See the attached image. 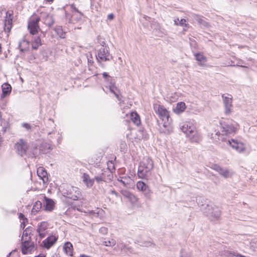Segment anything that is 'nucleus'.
<instances>
[{
  "label": "nucleus",
  "mask_w": 257,
  "mask_h": 257,
  "mask_svg": "<svg viewBox=\"0 0 257 257\" xmlns=\"http://www.w3.org/2000/svg\"><path fill=\"white\" fill-rule=\"evenodd\" d=\"M99 231L100 232H101V233H103V234H105L107 233V229L106 228V227H101L99 229Z\"/></svg>",
  "instance_id": "nucleus-40"
},
{
  "label": "nucleus",
  "mask_w": 257,
  "mask_h": 257,
  "mask_svg": "<svg viewBox=\"0 0 257 257\" xmlns=\"http://www.w3.org/2000/svg\"><path fill=\"white\" fill-rule=\"evenodd\" d=\"M181 131L192 142L198 143L201 140V137L197 130L193 120L186 121L180 124Z\"/></svg>",
  "instance_id": "nucleus-2"
},
{
  "label": "nucleus",
  "mask_w": 257,
  "mask_h": 257,
  "mask_svg": "<svg viewBox=\"0 0 257 257\" xmlns=\"http://www.w3.org/2000/svg\"><path fill=\"white\" fill-rule=\"evenodd\" d=\"M2 94L1 95V97L3 98L7 95H9L12 91L11 86L7 83H4L2 85Z\"/></svg>",
  "instance_id": "nucleus-22"
},
{
  "label": "nucleus",
  "mask_w": 257,
  "mask_h": 257,
  "mask_svg": "<svg viewBox=\"0 0 257 257\" xmlns=\"http://www.w3.org/2000/svg\"><path fill=\"white\" fill-rule=\"evenodd\" d=\"M55 31L61 38H64L65 37V33L63 31L61 27H57L55 28Z\"/></svg>",
  "instance_id": "nucleus-36"
},
{
  "label": "nucleus",
  "mask_w": 257,
  "mask_h": 257,
  "mask_svg": "<svg viewBox=\"0 0 257 257\" xmlns=\"http://www.w3.org/2000/svg\"><path fill=\"white\" fill-rule=\"evenodd\" d=\"M22 126L26 128L27 130H30L31 129V126L29 123H23L22 124Z\"/></svg>",
  "instance_id": "nucleus-39"
},
{
  "label": "nucleus",
  "mask_w": 257,
  "mask_h": 257,
  "mask_svg": "<svg viewBox=\"0 0 257 257\" xmlns=\"http://www.w3.org/2000/svg\"><path fill=\"white\" fill-rule=\"evenodd\" d=\"M112 175L110 171H104L100 175L95 177L94 180L98 183H100L102 181H106V179L111 180Z\"/></svg>",
  "instance_id": "nucleus-14"
},
{
  "label": "nucleus",
  "mask_w": 257,
  "mask_h": 257,
  "mask_svg": "<svg viewBox=\"0 0 257 257\" xmlns=\"http://www.w3.org/2000/svg\"><path fill=\"white\" fill-rule=\"evenodd\" d=\"M105 81L108 83V87L110 91L115 95L118 100H120L121 98L119 95V91L115 85L114 81H113L112 78L110 76L105 79Z\"/></svg>",
  "instance_id": "nucleus-13"
},
{
  "label": "nucleus",
  "mask_w": 257,
  "mask_h": 257,
  "mask_svg": "<svg viewBox=\"0 0 257 257\" xmlns=\"http://www.w3.org/2000/svg\"><path fill=\"white\" fill-rule=\"evenodd\" d=\"M180 95L181 94L178 92L172 93L168 95L167 96V100L170 103L176 102Z\"/></svg>",
  "instance_id": "nucleus-28"
},
{
  "label": "nucleus",
  "mask_w": 257,
  "mask_h": 257,
  "mask_svg": "<svg viewBox=\"0 0 257 257\" xmlns=\"http://www.w3.org/2000/svg\"><path fill=\"white\" fill-rule=\"evenodd\" d=\"M212 168L217 171L220 175L225 178L231 177L233 174L231 170L226 168H221L216 164L213 165Z\"/></svg>",
  "instance_id": "nucleus-12"
},
{
  "label": "nucleus",
  "mask_w": 257,
  "mask_h": 257,
  "mask_svg": "<svg viewBox=\"0 0 257 257\" xmlns=\"http://www.w3.org/2000/svg\"><path fill=\"white\" fill-rule=\"evenodd\" d=\"M120 181H121V182H122L123 183H124V182L122 181V180H120Z\"/></svg>",
  "instance_id": "nucleus-55"
},
{
  "label": "nucleus",
  "mask_w": 257,
  "mask_h": 257,
  "mask_svg": "<svg viewBox=\"0 0 257 257\" xmlns=\"http://www.w3.org/2000/svg\"><path fill=\"white\" fill-rule=\"evenodd\" d=\"M131 118L132 121L136 125L138 126L141 123V119L139 115L137 112H133L131 113Z\"/></svg>",
  "instance_id": "nucleus-31"
},
{
  "label": "nucleus",
  "mask_w": 257,
  "mask_h": 257,
  "mask_svg": "<svg viewBox=\"0 0 257 257\" xmlns=\"http://www.w3.org/2000/svg\"><path fill=\"white\" fill-rule=\"evenodd\" d=\"M1 49H2V47H1V45L0 44V52H1Z\"/></svg>",
  "instance_id": "nucleus-53"
},
{
  "label": "nucleus",
  "mask_w": 257,
  "mask_h": 257,
  "mask_svg": "<svg viewBox=\"0 0 257 257\" xmlns=\"http://www.w3.org/2000/svg\"><path fill=\"white\" fill-rule=\"evenodd\" d=\"M79 257H90V256H89V255H85V254H80V255L79 256Z\"/></svg>",
  "instance_id": "nucleus-47"
},
{
  "label": "nucleus",
  "mask_w": 257,
  "mask_h": 257,
  "mask_svg": "<svg viewBox=\"0 0 257 257\" xmlns=\"http://www.w3.org/2000/svg\"><path fill=\"white\" fill-rule=\"evenodd\" d=\"M51 257H59L57 255H53Z\"/></svg>",
  "instance_id": "nucleus-52"
},
{
  "label": "nucleus",
  "mask_w": 257,
  "mask_h": 257,
  "mask_svg": "<svg viewBox=\"0 0 257 257\" xmlns=\"http://www.w3.org/2000/svg\"><path fill=\"white\" fill-rule=\"evenodd\" d=\"M36 248V245L31 239L22 240L21 250L23 254H28L34 251Z\"/></svg>",
  "instance_id": "nucleus-9"
},
{
  "label": "nucleus",
  "mask_w": 257,
  "mask_h": 257,
  "mask_svg": "<svg viewBox=\"0 0 257 257\" xmlns=\"http://www.w3.org/2000/svg\"><path fill=\"white\" fill-rule=\"evenodd\" d=\"M19 47L21 52H26L29 50V42L26 40H22L20 42Z\"/></svg>",
  "instance_id": "nucleus-30"
},
{
  "label": "nucleus",
  "mask_w": 257,
  "mask_h": 257,
  "mask_svg": "<svg viewBox=\"0 0 257 257\" xmlns=\"http://www.w3.org/2000/svg\"><path fill=\"white\" fill-rule=\"evenodd\" d=\"M12 19L11 18V16L10 15L9 17H7L5 20L4 23V29L6 32L9 33L10 32L12 28Z\"/></svg>",
  "instance_id": "nucleus-29"
},
{
  "label": "nucleus",
  "mask_w": 257,
  "mask_h": 257,
  "mask_svg": "<svg viewBox=\"0 0 257 257\" xmlns=\"http://www.w3.org/2000/svg\"><path fill=\"white\" fill-rule=\"evenodd\" d=\"M222 132L225 135H228L232 133L235 132L237 130V125L234 126L233 124L227 122H220Z\"/></svg>",
  "instance_id": "nucleus-11"
},
{
  "label": "nucleus",
  "mask_w": 257,
  "mask_h": 257,
  "mask_svg": "<svg viewBox=\"0 0 257 257\" xmlns=\"http://www.w3.org/2000/svg\"><path fill=\"white\" fill-rule=\"evenodd\" d=\"M215 135H217V136H219L220 135V133L219 132H217L216 134H215Z\"/></svg>",
  "instance_id": "nucleus-51"
},
{
  "label": "nucleus",
  "mask_w": 257,
  "mask_h": 257,
  "mask_svg": "<svg viewBox=\"0 0 257 257\" xmlns=\"http://www.w3.org/2000/svg\"><path fill=\"white\" fill-rule=\"evenodd\" d=\"M151 244V243L150 242H147V243L146 244V246H150Z\"/></svg>",
  "instance_id": "nucleus-50"
},
{
  "label": "nucleus",
  "mask_w": 257,
  "mask_h": 257,
  "mask_svg": "<svg viewBox=\"0 0 257 257\" xmlns=\"http://www.w3.org/2000/svg\"><path fill=\"white\" fill-rule=\"evenodd\" d=\"M154 107L155 112L161 119V122H160L161 131L165 134H169L173 130L169 111L163 105L155 104Z\"/></svg>",
  "instance_id": "nucleus-1"
},
{
  "label": "nucleus",
  "mask_w": 257,
  "mask_h": 257,
  "mask_svg": "<svg viewBox=\"0 0 257 257\" xmlns=\"http://www.w3.org/2000/svg\"><path fill=\"white\" fill-rule=\"evenodd\" d=\"M63 249L66 254L70 256L73 255V245L70 242H67L64 244L63 245Z\"/></svg>",
  "instance_id": "nucleus-27"
},
{
  "label": "nucleus",
  "mask_w": 257,
  "mask_h": 257,
  "mask_svg": "<svg viewBox=\"0 0 257 257\" xmlns=\"http://www.w3.org/2000/svg\"><path fill=\"white\" fill-rule=\"evenodd\" d=\"M35 257H45V255L44 254H39L38 256H36Z\"/></svg>",
  "instance_id": "nucleus-48"
},
{
  "label": "nucleus",
  "mask_w": 257,
  "mask_h": 257,
  "mask_svg": "<svg viewBox=\"0 0 257 257\" xmlns=\"http://www.w3.org/2000/svg\"><path fill=\"white\" fill-rule=\"evenodd\" d=\"M204 213L212 220L218 219L221 214L219 208L212 204L207 205L206 206L204 210Z\"/></svg>",
  "instance_id": "nucleus-7"
},
{
  "label": "nucleus",
  "mask_w": 257,
  "mask_h": 257,
  "mask_svg": "<svg viewBox=\"0 0 257 257\" xmlns=\"http://www.w3.org/2000/svg\"><path fill=\"white\" fill-rule=\"evenodd\" d=\"M31 45L33 49H38L42 45L40 37L39 36L34 37L31 41Z\"/></svg>",
  "instance_id": "nucleus-26"
},
{
  "label": "nucleus",
  "mask_w": 257,
  "mask_h": 257,
  "mask_svg": "<svg viewBox=\"0 0 257 257\" xmlns=\"http://www.w3.org/2000/svg\"><path fill=\"white\" fill-rule=\"evenodd\" d=\"M137 188L139 191L147 192L149 191V187L143 182L139 181L137 183Z\"/></svg>",
  "instance_id": "nucleus-32"
},
{
  "label": "nucleus",
  "mask_w": 257,
  "mask_h": 257,
  "mask_svg": "<svg viewBox=\"0 0 257 257\" xmlns=\"http://www.w3.org/2000/svg\"><path fill=\"white\" fill-rule=\"evenodd\" d=\"M31 228L28 227L23 232L22 240L31 239L30 234L31 233Z\"/></svg>",
  "instance_id": "nucleus-33"
},
{
  "label": "nucleus",
  "mask_w": 257,
  "mask_h": 257,
  "mask_svg": "<svg viewBox=\"0 0 257 257\" xmlns=\"http://www.w3.org/2000/svg\"><path fill=\"white\" fill-rule=\"evenodd\" d=\"M148 25V24H147H147H146V26H147Z\"/></svg>",
  "instance_id": "nucleus-54"
},
{
  "label": "nucleus",
  "mask_w": 257,
  "mask_h": 257,
  "mask_svg": "<svg viewBox=\"0 0 257 257\" xmlns=\"http://www.w3.org/2000/svg\"><path fill=\"white\" fill-rule=\"evenodd\" d=\"M41 17L44 23L48 26L50 27L54 24V20L51 15L43 13L41 14Z\"/></svg>",
  "instance_id": "nucleus-21"
},
{
  "label": "nucleus",
  "mask_w": 257,
  "mask_h": 257,
  "mask_svg": "<svg viewBox=\"0 0 257 257\" xmlns=\"http://www.w3.org/2000/svg\"><path fill=\"white\" fill-rule=\"evenodd\" d=\"M177 24L178 26H180L185 27L183 29V31H186L189 28V25L187 23L186 20L184 19L179 20V23Z\"/></svg>",
  "instance_id": "nucleus-35"
},
{
  "label": "nucleus",
  "mask_w": 257,
  "mask_h": 257,
  "mask_svg": "<svg viewBox=\"0 0 257 257\" xmlns=\"http://www.w3.org/2000/svg\"><path fill=\"white\" fill-rule=\"evenodd\" d=\"M41 203L40 202H36V205L35 206H34L33 208V210L35 209V208L37 207V209H39L40 207H41Z\"/></svg>",
  "instance_id": "nucleus-42"
},
{
  "label": "nucleus",
  "mask_w": 257,
  "mask_h": 257,
  "mask_svg": "<svg viewBox=\"0 0 257 257\" xmlns=\"http://www.w3.org/2000/svg\"><path fill=\"white\" fill-rule=\"evenodd\" d=\"M228 143L231 146V147L235 149L237 152L241 153L244 151L245 148L242 143L238 142L234 140L228 141Z\"/></svg>",
  "instance_id": "nucleus-16"
},
{
  "label": "nucleus",
  "mask_w": 257,
  "mask_h": 257,
  "mask_svg": "<svg viewBox=\"0 0 257 257\" xmlns=\"http://www.w3.org/2000/svg\"><path fill=\"white\" fill-rule=\"evenodd\" d=\"M82 178L83 182L88 188H91L93 185L94 179H91L88 174L83 173Z\"/></svg>",
  "instance_id": "nucleus-19"
},
{
  "label": "nucleus",
  "mask_w": 257,
  "mask_h": 257,
  "mask_svg": "<svg viewBox=\"0 0 257 257\" xmlns=\"http://www.w3.org/2000/svg\"><path fill=\"white\" fill-rule=\"evenodd\" d=\"M15 149L17 153L21 156L27 154L32 156H35L37 154V148L34 147L33 149L30 148L27 143L23 139H20L16 143Z\"/></svg>",
  "instance_id": "nucleus-4"
},
{
  "label": "nucleus",
  "mask_w": 257,
  "mask_h": 257,
  "mask_svg": "<svg viewBox=\"0 0 257 257\" xmlns=\"http://www.w3.org/2000/svg\"><path fill=\"white\" fill-rule=\"evenodd\" d=\"M103 77L106 79L109 76L106 72H103L102 74Z\"/></svg>",
  "instance_id": "nucleus-44"
},
{
  "label": "nucleus",
  "mask_w": 257,
  "mask_h": 257,
  "mask_svg": "<svg viewBox=\"0 0 257 257\" xmlns=\"http://www.w3.org/2000/svg\"><path fill=\"white\" fill-rule=\"evenodd\" d=\"M116 244V241L113 238L109 239L107 240H103L102 244L106 246H113Z\"/></svg>",
  "instance_id": "nucleus-34"
},
{
  "label": "nucleus",
  "mask_w": 257,
  "mask_h": 257,
  "mask_svg": "<svg viewBox=\"0 0 257 257\" xmlns=\"http://www.w3.org/2000/svg\"><path fill=\"white\" fill-rule=\"evenodd\" d=\"M154 167L153 161L149 157L144 158L140 163L138 176L141 179H147L150 175Z\"/></svg>",
  "instance_id": "nucleus-3"
},
{
  "label": "nucleus",
  "mask_w": 257,
  "mask_h": 257,
  "mask_svg": "<svg viewBox=\"0 0 257 257\" xmlns=\"http://www.w3.org/2000/svg\"><path fill=\"white\" fill-rule=\"evenodd\" d=\"M37 175L38 177L43 181L44 184L48 182V177L47 172L45 169L42 167H40L37 169Z\"/></svg>",
  "instance_id": "nucleus-17"
},
{
  "label": "nucleus",
  "mask_w": 257,
  "mask_h": 257,
  "mask_svg": "<svg viewBox=\"0 0 257 257\" xmlns=\"http://www.w3.org/2000/svg\"><path fill=\"white\" fill-rule=\"evenodd\" d=\"M39 21L40 18L34 17L31 19L29 23L28 29L30 30V33L33 35L36 34L38 32V29H39L38 23Z\"/></svg>",
  "instance_id": "nucleus-10"
},
{
  "label": "nucleus",
  "mask_w": 257,
  "mask_h": 257,
  "mask_svg": "<svg viewBox=\"0 0 257 257\" xmlns=\"http://www.w3.org/2000/svg\"><path fill=\"white\" fill-rule=\"evenodd\" d=\"M50 149V145L46 143L43 144L40 148V150L44 153H47V152H48V151Z\"/></svg>",
  "instance_id": "nucleus-37"
},
{
  "label": "nucleus",
  "mask_w": 257,
  "mask_h": 257,
  "mask_svg": "<svg viewBox=\"0 0 257 257\" xmlns=\"http://www.w3.org/2000/svg\"><path fill=\"white\" fill-rule=\"evenodd\" d=\"M122 195L133 203H135L138 201V198L132 193L126 190H122L121 191Z\"/></svg>",
  "instance_id": "nucleus-20"
},
{
  "label": "nucleus",
  "mask_w": 257,
  "mask_h": 257,
  "mask_svg": "<svg viewBox=\"0 0 257 257\" xmlns=\"http://www.w3.org/2000/svg\"><path fill=\"white\" fill-rule=\"evenodd\" d=\"M19 217L20 220H23L21 226L24 229L25 227V223L28 221V220L27 218H25V216L22 213H20Z\"/></svg>",
  "instance_id": "nucleus-38"
},
{
  "label": "nucleus",
  "mask_w": 257,
  "mask_h": 257,
  "mask_svg": "<svg viewBox=\"0 0 257 257\" xmlns=\"http://www.w3.org/2000/svg\"><path fill=\"white\" fill-rule=\"evenodd\" d=\"M181 257H191V255L187 253L182 252Z\"/></svg>",
  "instance_id": "nucleus-43"
},
{
  "label": "nucleus",
  "mask_w": 257,
  "mask_h": 257,
  "mask_svg": "<svg viewBox=\"0 0 257 257\" xmlns=\"http://www.w3.org/2000/svg\"><path fill=\"white\" fill-rule=\"evenodd\" d=\"M48 226V223L46 222H42L38 225L37 231L41 237L43 238L47 234Z\"/></svg>",
  "instance_id": "nucleus-15"
},
{
  "label": "nucleus",
  "mask_w": 257,
  "mask_h": 257,
  "mask_svg": "<svg viewBox=\"0 0 257 257\" xmlns=\"http://www.w3.org/2000/svg\"><path fill=\"white\" fill-rule=\"evenodd\" d=\"M97 61L99 63L110 61L112 59V56L110 55L108 48L102 46L97 51L96 55Z\"/></svg>",
  "instance_id": "nucleus-6"
},
{
  "label": "nucleus",
  "mask_w": 257,
  "mask_h": 257,
  "mask_svg": "<svg viewBox=\"0 0 257 257\" xmlns=\"http://www.w3.org/2000/svg\"><path fill=\"white\" fill-rule=\"evenodd\" d=\"M114 15L112 14H109L107 16L108 20H110V21L114 19Z\"/></svg>",
  "instance_id": "nucleus-41"
},
{
  "label": "nucleus",
  "mask_w": 257,
  "mask_h": 257,
  "mask_svg": "<svg viewBox=\"0 0 257 257\" xmlns=\"http://www.w3.org/2000/svg\"><path fill=\"white\" fill-rule=\"evenodd\" d=\"M63 193L66 197L77 200L81 197V192L78 188L74 186H67L63 191Z\"/></svg>",
  "instance_id": "nucleus-5"
},
{
  "label": "nucleus",
  "mask_w": 257,
  "mask_h": 257,
  "mask_svg": "<svg viewBox=\"0 0 257 257\" xmlns=\"http://www.w3.org/2000/svg\"><path fill=\"white\" fill-rule=\"evenodd\" d=\"M222 97L224 113L226 115H229L232 111V96L231 94L225 93L222 95Z\"/></svg>",
  "instance_id": "nucleus-8"
},
{
  "label": "nucleus",
  "mask_w": 257,
  "mask_h": 257,
  "mask_svg": "<svg viewBox=\"0 0 257 257\" xmlns=\"http://www.w3.org/2000/svg\"><path fill=\"white\" fill-rule=\"evenodd\" d=\"M45 202L44 205L45 207V209L47 211H51L53 210L55 206V203L53 200L51 199H49L46 197L44 198Z\"/></svg>",
  "instance_id": "nucleus-24"
},
{
  "label": "nucleus",
  "mask_w": 257,
  "mask_h": 257,
  "mask_svg": "<svg viewBox=\"0 0 257 257\" xmlns=\"http://www.w3.org/2000/svg\"><path fill=\"white\" fill-rule=\"evenodd\" d=\"M174 24L175 25H177L178 26V24L179 23V19L178 18H177V19H175L174 20Z\"/></svg>",
  "instance_id": "nucleus-45"
},
{
  "label": "nucleus",
  "mask_w": 257,
  "mask_h": 257,
  "mask_svg": "<svg viewBox=\"0 0 257 257\" xmlns=\"http://www.w3.org/2000/svg\"><path fill=\"white\" fill-rule=\"evenodd\" d=\"M143 19H145V20L148 21H150V20H151V18H150L148 16H144Z\"/></svg>",
  "instance_id": "nucleus-46"
},
{
  "label": "nucleus",
  "mask_w": 257,
  "mask_h": 257,
  "mask_svg": "<svg viewBox=\"0 0 257 257\" xmlns=\"http://www.w3.org/2000/svg\"><path fill=\"white\" fill-rule=\"evenodd\" d=\"M112 194H114L115 195L117 196V193L115 191H112Z\"/></svg>",
  "instance_id": "nucleus-49"
},
{
  "label": "nucleus",
  "mask_w": 257,
  "mask_h": 257,
  "mask_svg": "<svg viewBox=\"0 0 257 257\" xmlns=\"http://www.w3.org/2000/svg\"><path fill=\"white\" fill-rule=\"evenodd\" d=\"M195 59L198 62L200 66H204L207 62L206 57L201 53H197L194 54Z\"/></svg>",
  "instance_id": "nucleus-23"
},
{
  "label": "nucleus",
  "mask_w": 257,
  "mask_h": 257,
  "mask_svg": "<svg viewBox=\"0 0 257 257\" xmlns=\"http://www.w3.org/2000/svg\"><path fill=\"white\" fill-rule=\"evenodd\" d=\"M57 239V238L56 236L51 235L48 237L46 239L43 240V243L46 248H49L55 243Z\"/></svg>",
  "instance_id": "nucleus-18"
},
{
  "label": "nucleus",
  "mask_w": 257,
  "mask_h": 257,
  "mask_svg": "<svg viewBox=\"0 0 257 257\" xmlns=\"http://www.w3.org/2000/svg\"><path fill=\"white\" fill-rule=\"evenodd\" d=\"M186 108V106L184 102H178L175 108L173 109V111L176 114H180L184 112Z\"/></svg>",
  "instance_id": "nucleus-25"
}]
</instances>
